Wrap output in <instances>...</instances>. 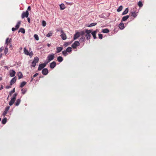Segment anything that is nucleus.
I'll return each instance as SVG.
<instances>
[{
	"label": "nucleus",
	"instance_id": "1",
	"mask_svg": "<svg viewBox=\"0 0 156 156\" xmlns=\"http://www.w3.org/2000/svg\"><path fill=\"white\" fill-rule=\"evenodd\" d=\"M84 32V35L85 36L86 39L87 40H90L91 37L90 34L91 33V30H86Z\"/></svg>",
	"mask_w": 156,
	"mask_h": 156
},
{
	"label": "nucleus",
	"instance_id": "2",
	"mask_svg": "<svg viewBox=\"0 0 156 156\" xmlns=\"http://www.w3.org/2000/svg\"><path fill=\"white\" fill-rule=\"evenodd\" d=\"M84 31H82L80 32H76V33L74 34L73 37V40H76L78 37H79L81 35H84Z\"/></svg>",
	"mask_w": 156,
	"mask_h": 156
},
{
	"label": "nucleus",
	"instance_id": "3",
	"mask_svg": "<svg viewBox=\"0 0 156 156\" xmlns=\"http://www.w3.org/2000/svg\"><path fill=\"white\" fill-rule=\"evenodd\" d=\"M55 58V55L53 53L50 54L48 55L47 57V60L50 62L53 60Z\"/></svg>",
	"mask_w": 156,
	"mask_h": 156
},
{
	"label": "nucleus",
	"instance_id": "4",
	"mask_svg": "<svg viewBox=\"0 0 156 156\" xmlns=\"http://www.w3.org/2000/svg\"><path fill=\"white\" fill-rule=\"evenodd\" d=\"M20 24H21V21H18L17 24H16V25L15 26V28L12 27V31H14L18 29L19 28Z\"/></svg>",
	"mask_w": 156,
	"mask_h": 156
},
{
	"label": "nucleus",
	"instance_id": "5",
	"mask_svg": "<svg viewBox=\"0 0 156 156\" xmlns=\"http://www.w3.org/2000/svg\"><path fill=\"white\" fill-rule=\"evenodd\" d=\"M29 16V12L28 11H26L25 12H23L21 15V18L22 19L24 17H28Z\"/></svg>",
	"mask_w": 156,
	"mask_h": 156
},
{
	"label": "nucleus",
	"instance_id": "6",
	"mask_svg": "<svg viewBox=\"0 0 156 156\" xmlns=\"http://www.w3.org/2000/svg\"><path fill=\"white\" fill-rule=\"evenodd\" d=\"M80 45V43L79 41H76L74 42L72 45V47L73 48H76L77 47L79 46Z\"/></svg>",
	"mask_w": 156,
	"mask_h": 156
},
{
	"label": "nucleus",
	"instance_id": "7",
	"mask_svg": "<svg viewBox=\"0 0 156 156\" xmlns=\"http://www.w3.org/2000/svg\"><path fill=\"white\" fill-rule=\"evenodd\" d=\"M16 74L15 71L13 69H11L9 71V75L10 77H14Z\"/></svg>",
	"mask_w": 156,
	"mask_h": 156
},
{
	"label": "nucleus",
	"instance_id": "8",
	"mask_svg": "<svg viewBox=\"0 0 156 156\" xmlns=\"http://www.w3.org/2000/svg\"><path fill=\"white\" fill-rule=\"evenodd\" d=\"M48 73V70L47 68H44L43 69L42 71V73L44 75H47Z\"/></svg>",
	"mask_w": 156,
	"mask_h": 156
},
{
	"label": "nucleus",
	"instance_id": "9",
	"mask_svg": "<svg viewBox=\"0 0 156 156\" xmlns=\"http://www.w3.org/2000/svg\"><path fill=\"white\" fill-rule=\"evenodd\" d=\"M16 76H15L10 81V85H12L14 83L16 82Z\"/></svg>",
	"mask_w": 156,
	"mask_h": 156
},
{
	"label": "nucleus",
	"instance_id": "10",
	"mask_svg": "<svg viewBox=\"0 0 156 156\" xmlns=\"http://www.w3.org/2000/svg\"><path fill=\"white\" fill-rule=\"evenodd\" d=\"M79 39V41L80 42H84L86 40L85 38L84 37V35H81Z\"/></svg>",
	"mask_w": 156,
	"mask_h": 156
},
{
	"label": "nucleus",
	"instance_id": "11",
	"mask_svg": "<svg viewBox=\"0 0 156 156\" xmlns=\"http://www.w3.org/2000/svg\"><path fill=\"white\" fill-rule=\"evenodd\" d=\"M56 66V62L55 61H53L50 63V68L52 69L54 68Z\"/></svg>",
	"mask_w": 156,
	"mask_h": 156
},
{
	"label": "nucleus",
	"instance_id": "12",
	"mask_svg": "<svg viewBox=\"0 0 156 156\" xmlns=\"http://www.w3.org/2000/svg\"><path fill=\"white\" fill-rule=\"evenodd\" d=\"M46 66L43 63L40 64L39 65V67L38 68V71L41 70L43 69Z\"/></svg>",
	"mask_w": 156,
	"mask_h": 156
},
{
	"label": "nucleus",
	"instance_id": "13",
	"mask_svg": "<svg viewBox=\"0 0 156 156\" xmlns=\"http://www.w3.org/2000/svg\"><path fill=\"white\" fill-rule=\"evenodd\" d=\"M61 32L62 33L60 35L61 38L63 40H65L66 39V35L63 33L62 30Z\"/></svg>",
	"mask_w": 156,
	"mask_h": 156
},
{
	"label": "nucleus",
	"instance_id": "14",
	"mask_svg": "<svg viewBox=\"0 0 156 156\" xmlns=\"http://www.w3.org/2000/svg\"><path fill=\"white\" fill-rule=\"evenodd\" d=\"M97 32V31L96 30L93 31L92 32L91 31V34H92L94 39H96L97 38L96 36V34Z\"/></svg>",
	"mask_w": 156,
	"mask_h": 156
},
{
	"label": "nucleus",
	"instance_id": "15",
	"mask_svg": "<svg viewBox=\"0 0 156 156\" xmlns=\"http://www.w3.org/2000/svg\"><path fill=\"white\" fill-rule=\"evenodd\" d=\"M119 28L121 30L125 28L124 24L123 23L121 22L119 24Z\"/></svg>",
	"mask_w": 156,
	"mask_h": 156
},
{
	"label": "nucleus",
	"instance_id": "16",
	"mask_svg": "<svg viewBox=\"0 0 156 156\" xmlns=\"http://www.w3.org/2000/svg\"><path fill=\"white\" fill-rule=\"evenodd\" d=\"M56 53H58L61 52L63 49L62 47H59L56 48Z\"/></svg>",
	"mask_w": 156,
	"mask_h": 156
},
{
	"label": "nucleus",
	"instance_id": "17",
	"mask_svg": "<svg viewBox=\"0 0 156 156\" xmlns=\"http://www.w3.org/2000/svg\"><path fill=\"white\" fill-rule=\"evenodd\" d=\"M130 14L131 16H133L134 18H136L137 15V14L134 11L131 12L130 13Z\"/></svg>",
	"mask_w": 156,
	"mask_h": 156
},
{
	"label": "nucleus",
	"instance_id": "18",
	"mask_svg": "<svg viewBox=\"0 0 156 156\" xmlns=\"http://www.w3.org/2000/svg\"><path fill=\"white\" fill-rule=\"evenodd\" d=\"M129 17V15H126V16H123L122 19L121 21V22L125 21L127 20V19Z\"/></svg>",
	"mask_w": 156,
	"mask_h": 156
},
{
	"label": "nucleus",
	"instance_id": "19",
	"mask_svg": "<svg viewBox=\"0 0 156 156\" xmlns=\"http://www.w3.org/2000/svg\"><path fill=\"white\" fill-rule=\"evenodd\" d=\"M17 75L18 77V79H20L23 77V75L22 73L20 72H19L17 73Z\"/></svg>",
	"mask_w": 156,
	"mask_h": 156
},
{
	"label": "nucleus",
	"instance_id": "20",
	"mask_svg": "<svg viewBox=\"0 0 156 156\" xmlns=\"http://www.w3.org/2000/svg\"><path fill=\"white\" fill-rule=\"evenodd\" d=\"M57 59L58 61L60 62H62L63 60L62 57L60 56L58 57H57Z\"/></svg>",
	"mask_w": 156,
	"mask_h": 156
},
{
	"label": "nucleus",
	"instance_id": "21",
	"mask_svg": "<svg viewBox=\"0 0 156 156\" xmlns=\"http://www.w3.org/2000/svg\"><path fill=\"white\" fill-rule=\"evenodd\" d=\"M21 102V100L20 99H17L16 101V102L15 103V105L16 106H18L20 104V102Z\"/></svg>",
	"mask_w": 156,
	"mask_h": 156
},
{
	"label": "nucleus",
	"instance_id": "22",
	"mask_svg": "<svg viewBox=\"0 0 156 156\" xmlns=\"http://www.w3.org/2000/svg\"><path fill=\"white\" fill-rule=\"evenodd\" d=\"M27 82L25 81L22 82L20 84V87L22 88L26 84Z\"/></svg>",
	"mask_w": 156,
	"mask_h": 156
},
{
	"label": "nucleus",
	"instance_id": "23",
	"mask_svg": "<svg viewBox=\"0 0 156 156\" xmlns=\"http://www.w3.org/2000/svg\"><path fill=\"white\" fill-rule=\"evenodd\" d=\"M60 9L61 10H63L65 8V5L63 3L61 4L60 5Z\"/></svg>",
	"mask_w": 156,
	"mask_h": 156
},
{
	"label": "nucleus",
	"instance_id": "24",
	"mask_svg": "<svg viewBox=\"0 0 156 156\" xmlns=\"http://www.w3.org/2000/svg\"><path fill=\"white\" fill-rule=\"evenodd\" d=\"M15 100H14L12 99H11V100L9 102V104L10 106L12 105L13 103H14Z\"/></svg>",
	"mask_w": 156,
	"mask_h": 156
},
{
	"label": "nucleus",
	"instance_id": "25",
	"mask_svg": "<svg viewBox=\"0 0 156 156\" xmlns=\"http://www.w3.org/2000/svg\"><path fill=\"white\" fill-rule=\"evenodd\" d=\"M128 11L129 10L128 8H126L125 11L122 12V15H124L126 14L128 12Z\"/></svg>",
	"mask_w": 156,
	"mask_h": 156
},
{
	"label": "nucleus",
	"instance_id": "26",
	"mask_svg": "<svg viewBox=\"0 0 156 156\" xmlns=\"http://www.w3.org/2000/svg\"><path fill=\"white\" fill-rule=\"evenodd\" d=\"M18 32H21L23 34H24L25 33V30L24 28H21L20 29Z\"/></svg>",
	"mask_w": 156,
	"mask_h": 156
},
{
	"label": "nucleus",
	"instance_id": "27",
	"mask_svg": "<svg viewBox=\"0 0 156 156\" xmlns=\"http://www.w3.org/2000/svg\"><path fill=\"white\" fill-rule=\"evenodd\" d=\"M39 60V58L37 57H36L34 58V60L33 62H34L36 63L38 62Z\"/></svg>",
	"mask_w": 156,
	"mask_h": 156
},
{
	"label": "nucleus",
	"instance_id": "28",
	"mask_svg": "<svg viewBox=\"0 0 156 156\" xmlns=\"http://www.w3.org/2000/svg\"><path fill=\"white\" fill-rule=\"evenodd\" d=\"M52 34L53 32L51 31H50L46 35V36L48 37H50L52 36Z\"/></svg>",
	"mask_w": 156,
	"mask_h": 156
},
{
	"label": "nucleus",
	"instance_id": "29",
	"mask_svg": "<svg viewBox=\"0 0 156 156\" xmlns=\"http://www.w3.org/2000/svg\"><path fill=\"white\" fill-rule=\"evenodd\" d=\"M109 32V30L107 28L105 29L102 30V32L104 33H108Z\"/></svg>",
	"mask_w": 156,
	"mask_h": 156
},
{
	"label": "nucleus",
	"instance_id": "30",
	"mask_svg": "<svg viewBox=\"0 0 156 156\" xmlns=\"http://www.w3.org/2000/svg\"><path fill=\"white\" fill-rule=\"evenodd\" d=\"M66 50L67 52H71L72 51V48L71 47H68L66 49Z\"/></svg>",
	"mask_w": 156,
	"mask_h": 156
},
{
	"label": "nucleus",
	"instance_id": "31",
	"mask_svg": "<svg viewBox=\"0 0 156 156\" xmlns=\"http://www.w3.org/2000/svg\"><path fill=\"white\" fill-rule=\"evenodd\" d=\"M7 122L6 118H4L2 121V122L3 124H5Z\"/></svg>",
	"mask_w": 156,
	"mask_h": 156
},
{
	"label": "nucleus",
	"instance_id": "32",
	"mask_svg": "<svg viewBox=\"0 0 156 156\" xmlns=\"http://www.w3.org/2000/svg\"><path fill=\"white\" fill-rule=\"evenodd\" d=\"M72 41H70V42H65L64 44V46H65V47H67L69 45L71 44L72 43Z\"/></svg>",
	"mask_w": 156,
	"mask_h": 156
},
{
	"label": "nucleus",
	"instance_id": "33",
	"mask_svg": "<svg viewBox=\"0 0 156 156\" xmlns=\"http://www.w3.org/2000/svg\"><path fill=\"white\" fill-rule=\"evenodd\" d=\"M9 39V38H6V41H5V44H7V45H8V44L9 43H10L11 42V39H10L9 40V41H8Z\"/></svg>",
	"mask_w": 156,
	"mask_h": 156
},
{
	"label": "nucleus",
	"instance_id": "34",
	"mask_svg": "<svg viewBox=\"0 0 156 156\" xmlns=\"http://www.w3.org/2000/svg\"><path fill=\"white\" fill-rule=\"evenodd\" d=\"M22 91V93L23 94H24L27 92V90L26 89H22L21 90Z\"/></svg>",
	"mask_w": 156,
	"mask_h": 156
},
{
	"label": "nucleus",
	"instance_id": "35",
	"mask_svg": "<svg viewBox=\"0 0 156 156\" xmlns=\"http://www.w3.org/2000/svg\"><path fill=\"white\" fill-rule=\"evenodd\" d=\"M24 53L27 55H28V54L29 53L28 50L26 48H24Z\"/></svg>",
	"mask_w": 156,
	"mask_h": 156
},
{
	"label": "nucleus",
	"instance_id": "36",
	"mask_svg": "<svg viewBox=\"0 0 156 156\" xmlns=\"http://www.w3.org/2000/svg\"><path fill=\"white\" fill-rule=\"evenodd\" d=\"M62 53L65 56H66L68 55L67 52L66 50L62 51Z\"/></svg>",
	"mask_w": 156,
	"mask_h": 156
},
{
	"label": "nucleus",
	"instance_id": "37",
	"mask_svg": "<svg viewBox=\"0 0 156 156\" xmlns=\"http://www.w3.org/2000/svg\"><path fill=\"white\" fill-rule=\"evenodd\" d=\"M138 5L140 7H141L143 6V4L141 1H139L138 3Z\"/></svg>",
	"mask_w": 156,
	"mask_h": 156
},
{
	"label": "nucleus",
	"instance_id": "38",
	"mask_svg": "<svg viewBox=\"0 0 156 156\" xmlns=\"http://www.w3.org/2000/svg\"><path fill=\"white\" fill-rule=\"evenodd\" d=\"M15 88H14L9 93V95L10 96L12 95V94L15 92Z\"/></svg>",
	"mask_w": 156,
	"mask_h": 156
},
{
	"label": "nucleus",
	"instance_id": "39",
	"mask_svg": "<svg viewBox=\"0 0 156 156\" xmlns=\"http://www.w3.org/2000/svg\"><path fill=\"white\" fill-rule=\"evenodd\" d=\"M97 24V23H94L90 24L89 26H88V27H91L93 26H94L96 25Z\"/></svg>",
	"mask_w": 156,
	"mask_h": 156
},
{
	"label": "nucleus",
	"instance_id": "40",
	"mask_svg": "<svg viewBox=\"0 0 156 156\" xmlns=\"http://www.w3.org/2000/svg\"><path fill=\"white\" fill-rule=\"evenodd\" d=\"M122 9V5L120 6L117 9L118 12H120Z\"/></svg>",
	"mask_w": 156,
	"mask_h": 156
},
{
	"label": "nucleus",
	"instance_id": "41",
	"mask_svg": "<svg viewBox=\"0 0 156 156\" xmlns=\"http://www.w3.org/2000/svg\"><path fill=\"white\" fill-rule=\"evenodd\" d=\"M17 95V94L16 93H15L13 95L12 98V99L14 100H16V97Z\"/></svg>",
	"mask_w": 156,
	"mask_h": 156
},
{
	"label": "nucleus",
	"instance_id": "42",
	"mask_svg": "<svg viewBox=\"0 0 156 156\" xmlns=\"http://www.w3.org/2000/svg\"><path fill=\"white\" fill-rule=\"evenodd\" d=\"M34 37L36 40L38 41L39 40V37L36 34H34Z\"/></svg>",
	"mask_w": 156,
	"mask_h": 156
},
{
	"label": "nucleus",
	"instance_id": "43",
	"mask_svg": "<svg viewBox=\"0 0 156 156\" xmlns=\"http://www.w3.org/2000/svg\"><path fill=\"white\" fill-rule=\"evenodd\" d=\"M46 22L44 20H43L42 22V25L43 27L46 26Z\"/></svg>",
	"mask_w": 156,
	"mask_h": 156
},
{
	"label": "nucleus",
	"instance_id": "44",
	"mask_svg": "<svg viewBox=\"0 0 156 156\" xmlns=\"http://www.w3.org/2000/svg\"><path fill=\"white\" fill-rule=\"evenodd\" d=\"M8 48L7 47H6L4 50V53L5 55H6L7 54V53L8 52Z\"/></svg>",
	"mask_w": 156,
	"mask_h": 156
},
{
	"label": "nucleus",
	"instance_id": "45",
	"mask_svg": "<svg viewBox=\"0 0 156 156\" xmlns=\"http://www.w3.org/2000/svg\"><path fill=\"white\" fill-rule=\"evenodd\" d=\"M98 37L99 39H101L103 38V35L101 34H98Z\"/></svg>",
	"mask_w": 156,
	"mask_h": 156
},
{
	"label": "nucleus",
	"instance_id": "46",
	"mask_svg": "<svg viewBox=\"0 0 156 156\" xmlns=\"http://www.w3.org/2000/svg\"><path fill=\"white\" fill-rule=\"evenodd\" d=\"M36 63L35 62H32L31 66L34 67L36 66Z\"/></svg>",
	"mask_w": 156,
	"mask_h": 156
},
{
	"label": "nucleus",
	"instance_id": "47",
	"mask_svg": "<svg viewBox=\"0 0 156 156\" xmlns=\"http://www.w3.org/2000/svg\"><path fill=\"white\" fill-rule=\"evenodd\" d=\"M33 55V53L32 51L30 52V53H29L28 55H29L30 57H31Z\"/></svg>",
	"mask_w": 156,
	"mask_h": 156
},
{
	"label": "nucleus",
	"instance_id": "48",
	"mask_svg": "<svg viewBox=\"0 0 156 156\" xmlns=\"http://www.w3.org/2000/svg\"><path fill=\"white\" fill-rule=\"evenodd\" d=\"M9 108H10V107L9 106H8L6 107L5 108V111L8 112L9 109Z\"/></svg>",
	"mask_w": 156,
	"mask_h": 156
},
{
	"label": "nucleus",
	"instance_id": "49",
	"mask_svg": "<svg viewBox=\"0 0 156 156\" xmlns=\"http://www.w3.org/2000/svg\"><path fill=\"white\" fill-rule=\"evenodd\" d=\"M7 112L5 111H5L3 113V115L4 116H5L7 114Z\"/></svg>",
	"mask_w": 156,
	"mask_h": 156
},
{
	"label": "nucleus",
	"instance_id": "50",
	"mask_svg": "<svg viewBox=\"0 0 156 156\" xmlns=\"http://www.w3.org/2000/svg\"><path fill=\"white\" fill-rule=\"evenodd\" d=\"M49 62H48V61H46L44 63H43V64L46 66V65Z\"/></svg>",
	"mask_w": 156,
	"mask_h": 156
},
{
	"label": "nucleus",
	"instance_id": "51",
	"mask_svg": "<svg viewBox=\"0 0 156 156\" xmlns=\"http://www.w3.org/2000/svg\"><path fill=\"white\" fill-rule=\"evenodd\" d=\"M30 9H31L30 7V6H29L28 7L27 9V11H30Z\"/></svg>",
	"mask_w": 156,
	"mask_h": 156
},
{
	"label": "nucleus",
	"instance_id": "52",
	"mask_svg": "<svg viewBox=\"0 0 156 156\" xmlns=\"http://www.w3.org/2000/svg\"><path fill=\"white\" fill-rule=\"evenodd\" d=\"M38 74V73H36L33 76V77H35L37 76Z\"/></svg>",
	"mask_w": 156,
	"mask_h": 156
},
{
	"label": "nucleus",
	"instance_id": "53",
	"mask_svg": "<svg viewBox=\"0 0 156 156\" xmlns=\"http://www.w3.org/2000/svg\"><path fill=\"white\" fill-rule=\"evenodd\" d=\"M3 49V47H1V48H0V52L2 51Z\"/></svg>",
	"mask_w": 156,
	"mask_h": 156
},
{
	"label": "nucleus",
	"instance_id": "54",
	"mask_svg": "<svg viewBox=\"0 0 156 156\" xmlns=\"http://www.w3.org/2000/svg\"><path fill=\"white\" fill-rule=\"evenodd\" d=\"M27 20L29 23H30V19L29 18H27Z\"/></svg>",
	"mask_w": 156,
	"mask_h": 156
},
{
	"label": "nucleus",
	"instance_id": "55",
	"mask_svg": "<svg viewBox=\"0 0 156 156\" xmlns=\"http://www.w3.org/2000/svg\"><path fill=\"white\" fill-rule=\"evenodd\" d=\"M11 87V86H6V88L7 89L10 88Z\"/></svg>",
	"mask_w": 156,
	"mask_h": 156
},
{
	"label": "nucleus",
	"instance_id": "56",
	"mask_svg": "<svg viewBox=\"0 0 156 156\" xmlns=\"http://www.w3.org/2000/svg\"><path fill=\"white\" fill-rule=\"evenodd\" d=\"M2 54L1 53L0 54V58L2 57Z\"/></svg>",
	"mask_w": 156,
	"mask_h": 156
},
{
	"label": "nucleus",
	"instance_id": "57",
	"mask_svg": "<svg viewBox=\"0 0 156 156\" xmlns=\"http://www.w3.org/2000/svg\"><path fill=\"white\" fill-rule=\"evenodd\" d=\"M33 78H34V77L33 76H32L31 78V80L30 81L31 82L33 80Z\"/></svg>",
	"mask_w": 156,
	"mask_h": 156
},
{
	"label": "nucleus",
	"instance_id": "58",
	"mask_svg": "<svg viewBox=\"0 0 156 156\" xmlns=\"http://www.w3.org/2000/svg\"><path fill=\"white\" fill-rule=\"evenodd\" d=\"M51 44H47V46L48 47H49L51 46Z\"/></svg>",
	"mask_w": 156,
	"mask_h": 156
},
{
	"label": "nucleus",
	"instance_id": "59",
	"mask_svg": "<svg viewBox=\"0 0 156 156\" xmlns=\"http://www.w3.org/2000/svg\"><path fill=\"white\" fill-rule=\"evenodd\" d=\"M0 88H1L2 89L3 88V85H1V86Z\"/></svg>",
	"mask_w": 156,
	"mask_h": 156
},
{
	"label": "nucleus",
	"instance_id": "60",
	"mask_svg": "<svg viewBox=\"0 0 156 156\" xmlns=\"http://www.w3.org/2000/svg\"><path fill=\"white\" fill-rule=\"evenodd\" d=\"M66 2L67 3V4H68V5H71V3H69V2Z\"/></svg>",
	"mask_w": 156,
	"mask_h": 156
},
{
	"label": "nucleus",
	"instance_id": "61",
	"mask_svg": "<svg viewBox=\"0 0 156 156\" xmlns=\"http://www.w3.org/2000/svg\"><path fill=\"white\" fill-rule=\"evenodd\" d=\"M5 69H8V67L7 66H5L4 67Z\"/></svg>",
	"mask_w": 156,
	"mask_h": 156
},
{
	"label": "nucleus",
	"instance_id": "62",
	"mask_svg": "<svg viewBox=\"0 0 156 156\" xmlns=\"http://www.w3.org/2000/svg\"><path fill=\"white\" fill-rule=\"evenodd\" d=\"M2 80V78L1 77H0V81Z\"/></svg>",
	"mask_w": 156,
	"mask_h": 156
},
{
	"label": "nucleus",
	"instance_id": "63",
	"mask_svg": "<svg viewBox=\"0 0 156 156\" xmlns=\"http://www.w3.org/2000/svg\"><path fill=\"white\" fill-rule=\"evenodd\" d=\"M9 95L8 96V98H7V99H8V98L9 97Z\"/></svg>",
	"mask_w": 156,
	"mask_h": 156
}]
</instances>
